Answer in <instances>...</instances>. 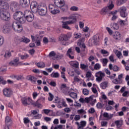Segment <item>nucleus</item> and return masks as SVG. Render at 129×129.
I'll return each mask as SVG.
<instances>
[{"label":"nucleus","instance_id":"cd10ccee","mask_svg":"<svg viewBox=\"0 0 129 129\" xmlns=\"http://www.w3.org/2000/svg\"><path fill=\"white\" fill-rule=\"evenodd\" d=\"M83 41H84V38L79 39L78 40L77 45L79 47L82 48V44H84Z\"/></svg>","mask_w":129,"mask_h":129},{"label":"nucleus","instance_id":"c756f323","mask_svg":"<svg viewBox=\"0 0 129 129\" xmlns=\"http://www.w3.org/2000/svg\"><path fill=\"white\" fill-rule=\"evenodd\" d=\"M50 76L53 78H59V76H60V75L58 73V72L52 73L50 75Z\"/></svg>","mask_w":129,"mask_h":129},{"label":"nucleus","instance_id":"052dcab7","mask_svg":"<svg viewBox=\"0 0 129 129\" xmlns=\"http://www.w3.org/2000/svg\"><path fill=\"white\" fill-rule=\"evenodd\" d=\"M9 65H10V66H18V63H16L13 60L9 63Z\"/></svg>","mask_w":129,"mask_h":129},{"label":"nucleus","instance_id":"a211bd4d","mask_svg":"<svg viewBox=\"0 0 129 129\" xmlns=\"http://www.w3.org/2000/svg\"><path fill=\"white\" fill-rule=\"evenodd\" d=\"M109 10H108V7H106L103 8L100 11V14L102 16H105L107 14H109Z\"/></svg>","mask_w":129,"mask_h":129},{"label":"nucleus","instance_id":"680f3d73","mask_svg":"<svg viewBox=\"0 0 129 129\" xmlns=\"http://www.w3.org/2000/svg\"><path fill=\"white\" fill-rule=\"evenodd\" d=\"M91 75H92V74H91V72H87L86 74V77L87 78H90V77H91Z\"/></svg>","mask_w":129,"mask_h":129},{"label":"nucleus","instance_id":"423d86ee","mask_svg":"<svg viewBox=\"0 0 129 129\" xmlns=\"http://www.w3.org/2000/svg\"><path fill=\"white\" fill-rule=\"evenodd\" d=\"M96 80L98 82H101L103 77H105V74L101 71L98 72L95 74Z\"/></svg>","mask_w":129,"mask_h":129},{"label":"nucleus","instance_id":"de8ad7c7","mask_svg":"<svg viewBox=\"0 0 129 129\" xmlns=\"http://www.w3.org/2000/svg\"><path fill=\"white\" fill-rule=\"evenodd\" d=\"M115 54H116L117 58H118L119 59H120V56L122 55L121 52L117 50V51H116V52H115Z\"/></svg>","mask_w":129,"mask_h":129},{"label":"nucleus","instance_id":"f8f14e48","mask_svg":"<svg viewBox=\"0 0 129 129\" xmlns=\"http://www.w3.org/2000/svg\"><path fill=\"white\" fill-rule=\"evenodd\" d=\"M20 5L22 8H27L30 5V0H20Z\"/></svg>","mask_w":129,"mask_h":129},{"label":"nucleus","instance_id":"8fccbe9b","mask_svg":"<svg viewBox=\"0 0 129 129\" xmlns=\"http://www.w3.org/2000/svg\"><path fill=\"white\" fill-rule=\"evenodd\" d=\"M49 12H51L54 8H56L54 5L50 4L48 6Z\"/></svg>","mask_w":129,"mask_h":129},{"label":"nucleus","instance_id":"bf43d9fd","mask_svg":"<svg viewBox=\"0 0 129 129\" xmlns=\"http://www.w3.org/2000/svg\"><path fill=\"white\" fill-rule=\"evenodd\" d=\"M88 67V66H87V65H85V64H82V63L81 64V68L83 70L86 69V68H87Z\"/></svg>","mask_w":129,"mask_h":129},{"label":"nucleus","instance_id":"603ef678","mask_svg":"<svg viewBox=\"0 0 129 129\" xmlns=\"http://www.w3.org/2000/svg\"><path fill=\"white\" fill-rule=\"evenodd\" d=\"M48 94L49 95V97L48 98V99L49 101H52V100H53V98H54V96H53L51 93H49Z\"/></svg>","mask_w":129,"mask_h":129},{"label":"nucleus","instance_id":"774afa93","mask_svg":"<svg viewBox=\"0 0 129 129\" xmlns=\"http://www.w3.org/2000/svg\"><path fill=\"white\" fill-rule=\"evenodd\" d=\"M123 55L125 57L128 56V50H124L123 51Z\"/></svg>","mask_w":129,"mask_h":129},{"label":"nucleus","instance_id":"c03bdc74","mask_svg":"<svg viewBox=\"0 0 129 129\" xmlns=\"http://www.w3.org/2000/svg\"><path fill=\"white\" fill-rule=\"evenodd\" d=\"M112 82L113 83H114V84H121V82L120 81V80L118 81L117 79H115L113 80Z\"/></svg>","mask_w":129,"mask_h":129},{"label":"nucleus","instance_id":"a878e982","mask_svg":"<svg viewBox=\"0 0 129 129\" xmlns=\"http://www.w3.org/2000/svg\"><path fill=\"white\" fill-rule=\"evenodd\" d=\"M38 68H45V63L44 62H39L36 64Z\"/></svg>","mask_w":129,"mask_h":129},{"label":"nucleus","instance_id":"6e6552de","mask_svg":"<svg viewBox=\"0 0 129 129\" xmlns=\"http://www.w3.org/2000/svg\"><path fill=\"white\" fill-rule=\"evenodd\" d=\"M3 94L5 97H11L13 95V90L10 88H5L3 89Z\"/></svg>","mask_w":129,"mask_h":129},{"label":"nucleus","instance_id":"58836bf2","mask_svg":"<svg viewBox=\"0 0 129 129\" xmlns=\"http://www.w3.org/2000/svg\"><path fill=\"white\" fill-rule=\"evenodd\" d=\"M69 95L72 98H76V97H77V94L74 92H71Z\"/></svg>","mask_w":129,"mask_h":129},{"label":"nucleus","instance_id":"6e6d98bb","mask_svg":"<svg viewBox=\"0 0 129 129\" xmlns=\"http://www.w3.org/2000/svg\"><path fill=\"white\" fill-rule=\"evenodd\" d=\"M43 112L45 113V114H48V113H49L51 111V112H53V110H51L50 109H43Z\"/></svg>","mask_w":129,"mask_h":129},{"label":"nucleus","instance_id":"72a5a7b5","mask_svg":"<svg viewBox=\"0 0 129 129\" xmlns=\"http://www.w3.org/2000/svg\"><path fill=\"white\" fill-rule=\"evenodd\" d=\"M59 88H60V90H61L62 91H63V90H64V89H69V88L68 87H67V86L66 85V84H61Z\"/></svg>","mask_w":129,"mask_h":129},{"label":"nucleus","instance_id":"7ed1b4c3","mask_svg":"<svg viewBox=\"0 0 129 129\" xmlns=\"http://www.w3.org/2000/svg\"><path fill=\"white\" fill-rule=\"evenodd\" d=\"M71 38V34L68 33L67 34H61L58 37V40L60 42H62V44L66 46L67 44L66 43Z\"/></svg>","mask_w":129,"mask_h":129},{"label":"nucleus","instance_id":"0e129e2a","mask_svg":"<svg viewBox=\"0 0 129 129\" xmlns=\"http://www.w3.org/2000/svg\"><path fill=\"white\" fill-rule=\"evenodd\" d=\"M101 54H103V55H106V54H108V51H106V50H104V49H101Z\"/></svg>","mask_w":129,"mask_h":129},{"label":"nucleus","instance_id":"f704fd0d","mask_svg":"<svg viewBox=\"0 0 129 129\" xmlns=\"http://www.w3.org/2000/svg\"><path fill=\"white\" fill-rule=\"evenodd\" d=\"M0 84H3V85H5V84H7L6 81L5 80L4 77L2 76H0Z\"/></svg>","mask_w":129,"mask_h":129},{"label":"nucleus","instance_id":"5fc2aeb1","mask_svg":"<svg viewBox=\"0 0 129 129\" xmlns=\"http://www.w3.org/2000/svg\"><path fill=\"white\" fill-rule=\"evenodd\" d=\"M74 36H76L75 37V39H79V38H81V34L77 33H74Z\"/></svg>","mask_w":129,"mask_h":129},{"label":"nucleus","instance_id":"1a4fd4ad","mask_svg":"<svg viewBox=\"0 0 129 129\" xmlns=\"http://www.w3.org/2000/svg\"><path fill=\"white\" fill-rule=\"evenodd\" d=\"M19 8V4L17 2H12L11 3L10 9L11 10V11H12V12H16L18 11Z\"/></svg>","mask_w":129,"mask_h":129},{"label":"nucleus","instance_id":"2eb2a0df","mask_svg":"<svg viewBox=\"0 0 129 129\" xmlns=\"http://www.w3.org/2000/svg\"><path fill=\"white\" fill-rule=\"evenodd\" d=\"M93 43L95 45H99V41H100V38H99V35H95L93 37Z\"/></svg>","mask_w":129,"mask_h":129},{"label":"nucleus","instance_id":"5701e85b","mask_svg":"<svg viewBox=\"0 0 129 129\" xmlns=\"http://www.w3.org/2000/svg\"><path fill=\"white\" fill-rule=\"evenodd\" d=\"M111 28L113 30H118L119 29V26H118V24L117 23H113V24H110Z\"/></svg>","mask_w":129,"mask_h":129},{"label":"nucleus","instance_id":"b1692460","mask_svg":"<svg viewBox=\"0 0 129 129\" xmlns=\"http://www.w3.org/2000/svg\"><path fill=\"white\" fill-rule=\"evenodd\" d=\"M107 84H108V83L107 82H102L100 84L101 88H102V89H105V88L107 87Z\"/></svg>","mask_w":129,"mask_h":129},{"label":"nucleus","instance_id":"6ab92c4d","mask_svg":"<svg viewBox=\"0 0 129 129\" xmlns=\"http://www.w3.org/2000/svg\"><path fill=\"white\" fill-rule=\"evenodd\" d=\"M27 79L29 80V81H31L32 83H36L37 81V78L31 75L27 76Z\"/></svg>","mask_w":129,"mask_h":129},{"label":"nucleus","instance_id":"7c9ffc66","mask_svg":"<svg viewBox=\"0 0 129 129\" xmlns=\"http://www.w3.org/2000/svg\"><path fill=\"white\" fill-rule=\"evenodd\" d=\"M17 21H18L20 24H24L26 22V17H22L19 18V19H18Z\"/></svg>","mask_w":129,"mask_h":129},{"label":"nucleus","instance_id":"9d476101","mask_svg":"<svg viewBox=\"0 0 129 129\" xmlns=\"http://www.w3.org/2000/svg\"><path fill=\"white\" fill-rule=\"evenodd\" d=\"M11 30H12V25L10 24V23H6L3 26V33L5 34H8L11 32Z\"/></svg>","mask_w":129,"mask_h":129},{"label":"nucleus","instance_id":"412c9836","mask_svg":"<svg viewBox=\"0 0 129 129\" xmlns=\"http://www.w3.org/2000/svg\"><path fill=\"white\" fill-rule=\"evenodd\" d=\"M50 13L52 14V15H57V14H60V11L57 9V7H55L53 9H52Z\"/></svg>","mask_w":129,"mask_h":129},{"label":"nucleus","instance_id":"c9c22d12","mask_svg":"<svg viewBox=\"0 0 129 129\" xmlns=\"http://www.w3.org/2000/svg\"><path fill=\"white\" fill-rule=\"evenodd\" d=\"M21 42H23V43H25V44L30 43V39L25 37L21 38Z\"/></svg>","mask_w":129,"mask_h":129},{"label":"nucleus","instance_id":"e433bc0d","mask_svg":"<svg viewBox=\"0 0 129 129\" xmlns=\"http://www.w3.org/2000/svg\"><path fill=\"white\" fill-rule=\"evenodd\" d=\"M11 56H12V53L10 51H6L5 52V54L4 55V57L5 58H10Z\"/></svg>","mask_w":129,"mask_h":129},{"label":"nucleus","instance_id":"20e7f679","mask_svg":"<svg viewBox=\"0 0 129 129\" xmlns=\"http://www.w3.org/2000/svg\"><path fill=\"white\" fill-rule=\"evenodd\" d=\"M48 12L47 10V6L46 5H40L38 6V10H37V13L40 16L44 17L47 15Z\"/></svg>","mask_w":129,"mask_h":129},{"label":"nucleus","instance_id":"9b49d317","mask_svg":"<svg viewBox=\"0 0 129 129\" xmlns=\"http://www.w3.org/2000/svg\"><path fill=\"white\" fill-rule=\"evenodd\" d=\"M15 13L13 14V18L16 21H18L22 17H24V14L21 11H16L14 12Z\"/></svg>","mask_w":129,"mask_h":129},{"label":"nucleus","instance_id":"13d9d810","mask_svg":"<svg viewBox=\"0 0 129 129\" xmlns=\"http://www.w3.org/2000/svg\"><path fill=\"white\" fill-rule=\"evenodd\" d=\"M49 85H50V86H52L53 87H56L57 84L54 81H51L49 83Z\"/></svg>","mask_w":129,"mask_h":129},{"label":"nucleus","instance_id":"2f4dec72","mask_svg":"<svg viewBox=\"0 0 129 129\" xmlns=\"http://www.w3.org/2000/svg\"><path fill=\"white\" fill-rule=\"evenodd\" d=\"M33 27H34V28H35V29H39V28H41V26L39 23H38L37 22H33Z\"/></svg>","mask_w":129,"mask_h":129},{"label":"nucleus","instance_id":"49530a36","mask_svg":"<svg viewBox=\"0 0 129 129\" xmlns=\"http://www.w3.org/2000/svg\"><path fill=\"white\" fill-rule=\"evenodd\" d=\"M70 10L74 12H77V11H78V7L76 6H73L70 8Z\"/></svg>","mask_w":129,"mask_h":129},{"label":"nucleus","instance_id":"79ce46f5","mask_svg":"<svg viewBox=\"0 0 129 129\" xmlns=\"http://www.w3.org/2000/svg\"><path fill=\"white\" fill-rule=\"evenodd\" d=\"M65 5V1L64 0H59V2H58V6H56L58 8L61 7V6H64Z\"/></svg>","mask_w":129,"mask_h":129},{"label":"nucleus","instance_id":"f257e3e1","mask_svg":"<svg viewBox=\"0 0 129 129\" xmlns=\"http://www.w3.org/2000/svg\"><path fill=\"white\" fill-rule=\"evenodd\" d=\"M22 102L24 106L27 105H33L34 107H38V108H41L42 104H41V99H39L35 102L33 101V100L31 98L28 97V99L27 98L24 97L22 99Z\"/></svg>","mask_w":129,"mask_h":129},{"label":"nucleus","instance_id":"f03ea898","mask_svg":"<svg viewBox=\"0 0 129 129\" xmlns=\"http://www.w3.org/2000/svg\"><path fill=\"white\" fill-rule=\"evenodd\" d=\"M0 17L4 21L11 20V14L9 11H5L4 9L0 10Z\"/></svg>","mask_w":129,"mask_h":129},{"label":"nucleus","instance_id":"f3484780","mask_svg":"<svg viewBox=\"0 0 129 129\" xmlns=\"http://www.w3.org/2000/svg\"><path fill=\"white\" fill-rule=\"evenodd\" d=\"M9 8V5L6 3H4L3 1L0 0V8L2 10H7Z\"/></svg>","mask_w":129,"mask_h":129},{"label":"nucleus","instance_id":"c85d7f7f","mask_svg":"<svg viewBox=\"0 0 129 129\" xmlns=\"http://www.w3.org/2000/svg\"><path fill=\"white\" fill-rule=\"evenodd\" d=\"M127 0H117V6H121V5H123V4L126 3Z\"/></svg>","mask_w":129,"mask_h":129},{"label":"nucleus","instance_id":"39448f33","mask_svg":"<svg viewBox=\"0 0 129 129\" xmlns=\"http://www.w3.org/2000/svg\"><path fill=\"white\" fill-rule=\"evenodd\" d=\"M12 29L16 33H21L23 31V26L16 22L13 23Z\"/></svg>","mask_w":129,"mask_h":129},{"label":"nucleus","instance_id":"ea45409f","mask_svg":"<svg viewBox=\"0 0 129 129\" xmlns=\"http://www.w3.org/2000/svg\"><path fill=\"white\" fill-rule=\"evenodd\" d=\"M19 57H20V58L22 60H24V59H27L29 57L28 54H26V55H24L19 54Z\"/></svg>","mask_w":129,"mask_h":129},{"label":"nucleus","instance_id":"3c124183","mask_svg":"<svg viewBox=\"0 0 129 129\" xmlns=\"http://www.w3.org/2000/svg\"><path fill=\"white\" fill-rule=\"evenodd\" d=\"M104 105V104H101V103H98L96 105V106L98 108H99V109H101L102 107H103V106Z\"/></svg>","mask_w":129,"mask_h":129},{"label":"nucleus","instance_id":"4c0bfd02","mask_svg":"<svg viewBox=\"0 0 129 129\" xmlns=\"http://www.w3.org/2000/svg\"><path fill=\"white\" fill-rule=\"evenodd\" d=\"M94 68L95 70H99V69L101 68V66H100V64L97 63L94 65Z\"/></svg>","mask_w":129,"mask_h":129},{"label":"nucleus","instance_id":"a18cd8bd","mask_svg":"<svg viewBox=\"0 0 129 129\" xmlns=\"http://www.w3.org/2000/svg\"><path fill=\"white\" fill-rule=\"evenodd\" d=\"M72 20H70L66 22L68 25H72L73 24H75V20H74L73 19H70Z\"/></svg>","mask_w":129,"mask_h":129},{"label":"nucleus","instance_id":"ddd939ff","mask_svg":"<svg viewBox=\"0 0 129 129\" xmlns=\"http://www.w3.org/2000/svg\"><path fill=\"white\" fill-rule=\"evenodd\" d=\"M81 16L79 14H74L72 15H71L69 17V20H75V22L76 23L77 21V19H79Z\"/></svg>","mask_w":129,"mask_h":129},{"label":"nucleus","instance_id":"bb28decb","mask_svg":"<svg viewBox=\"0 0 129 129\" xmlns=\"http://www.w3.org/2000/svg\"><path fill=\"white\" fill-rule=\"evenodd\" d=\"M62 28L66 30H71L70 27L68 26V24L66 22H62Z\"/></svg>","mask_w":129,"mask_h":129},{"label":"nucleus","instance_id":"393cba45","mask_svg":"<svg viewBox=\"0 0 129 129\" xmlns=\"http://www.w3.org/2000/svg\"><path fill=\"white\" fill-rule=\"evenodd\" d=\"M33 15L31 11H24V13L23 14L24 18H27L31 15Z\"/></svg>","mask_w":129,"mask_h":129},{"label":"nucleus","instance_id":"4d7b16f0","mask_svg":"<svg viewBox=\"0 0 129 129\" xmlns=\"http://www.w3.org/2000/svg\"><path fill=\"white\" fill-rule=\"evenodd\" d=\"M23 120L24 123H25V124H26V123H29V122H30V119H29V118L28 117L24 118Z\"/></svg>","mask_w":129,"mask_h":129},{"label":"nucleus","instance_id":"aec40b11","mask_svg":"<svg viewBox=\"0 0 129 129\" xmlns=\"http://www.w3.org/2000/svg\"><path fill=\"white\" fill-rule=\"evenodd\" d=\"M113 37L115 39V40H120V39H121V34H120L119 32H115L113 34Z\"/></svg>","mask_w":129,"mask_h":129},{"label":"nucleus","instance_id":"37998d69","mask_svg":"<svg viewBox=\"0 0 129 129\" xmlns=\"http://www.w3.org/2000/svg\"><path fill=\"white\" fill-rule=\"evenodd\" d=\"M83 93L84 95H88L89 94V91L87 89H83Z\"/></svg>","mask_w":129,"mask_h":129},{"label":"nucleus","instance_id":"338daca9","mask_svg":"<svg viewBox=\"0 0 129 129\" xmlns=\"http://www.w3.org/2000/svg\"><path fill=\"white\" fill-rule=\"evenodd\" d=\"M35 52H36V51L34 49L29 50V53L30 54V55H34V54H35Z\"/></svg>","mask_w":129,"mask_h":129},{"label":"nucleus","instance_id":"69168bd1","mask_svg":"<svg viewBox=\"0 0 129 129\" xmlns=\"http://www.w3.org/2000/svg\"><path fill=\"white\" fill-rule=\"evenodd\" d=\"M78 112L80 114H81L82 113H86V112L83 109H81L78 110Z\"/></svg>","mask_w":129,"mask_h":129},{"label":"nucleus","instance_id":"4be33fe9","mask_svg":"<svg viewBox=\"0 0 129 129\" xmlns=\"http://www.w3.org/2000/svg\"><path fill=\"white\" fill-rule=\"evenodd\" d=\"M25 19L26 21L27 22H29V23H31V22H33L34 20V14H32L29 16H27V17H25Z\"/></svg>","mask_w":129,"mask_h":129},{"label":"nucleus","instance_id":"0eeeda50","mask_svg":"<svg viewBox=\"0 0 129 129\" xmlns=\"http://www.w3.org/2000/svg\"><path fill=\"white\" fill-rule=\"evenodd\" d=\"M30 9L32 13H37L38 10H39V6H38V3L36 1H33L30 5Z\"/></svg>","mask_w":129,"mask_h":129},{"label":"nucleus","instance_id":"864d4df0","mask_svg":"<svg viewBox=\"0 0 129 129\" xmlns=\"http://www.w3.org/2000/svg\"><path fill=\"white\" fill-rule=\"evenodd\" d=\"M49 57H55L56 56V53L52 51L49 53L48 54Z\"/></svg>","mask_w":129,"mask_h":129},{"label":"nucleus","instance_id":"4468645a","mask_svg":"<svg viewBox=\"0 0 129 129\" xmlns=\"http://www.w3.org/2000/svg\"><path fill=\"white\" fill-rule=\"evenodd\" d=\"M126 11V8L124 7H122L120 8V16L122 18H125L127 16V13H125Z\"/></svg>","mask_w":129,"mask_h":129},{"label":"nucleus","instance_id":"e2e57ef3","mask_svg":"<svg viewBox=\"0 0 129 129\" xmlns=\"http://www.w3.org/2000/svg\"><path fill=\"white\" fill-rule=\"evenodd\" d=\"M117 23L120 25V26H123V25H124V23H125V21L120 20V21H118Z\"/></svg>","mask_w":129,"mask_h":129},{"label":"nucleus","instance_id":"473e14b6","mask_svg":"<svg viewBox=\"0 0 129 129\" xmlns=\"http://www.w3.org/2000/svg\"><path fill=\"white\" fill-rule=\"evenodd\" d=\"M109 3L110 4L108 6V7H107L109 11V10H112V9H113V8H114V5H113V4L112 3H113L112 0H110Z\"/></svg>","mask_w":129,"mask_h":129},{"label":"nucleus","instance_id":"dca6fc26","mask_svg":"<svg viewBox=\"0 0 129 129\" xmlns=\"http://www.w3.org/2000/svg\"><path fill=\"white\" fill-rule=\"evenodd\" d=\"M74 52L72 51V48H69L67 52V56L70 58V59H74Z\"/></svg>","mask_w":129,"mask_h":129},{"label":"nucleus","instance_id":"a19ab883","mask_svg":"<svg viewBox=\"0 0 129 129\" xmlns=\"http://www.w3.org/2000/svg\"><path fill=\"white\" fill-rule=\"evenodd\" d=\"M60 9V10H61V11H62L63 12H66L65 11V10H66V9H67V6H66V5H61L59 7H58Z\"/></svg>","mask_w":129,"mask_h":129},{"label":"nucleus","instance_id":"09e8293b","mask_svg":"<svg viewBox=\"0 0 129 129\" xmlns=\"http://www.w3.org/2000/svg\"><path fill=\"white\" fill-rule=\"evenodd\" d=\"M108 62V59L107 58H103L102 60V64H103V66H105L107 64V62Z\"/></svg>","mask_w":129,"mask_h":129}]
</instances>
